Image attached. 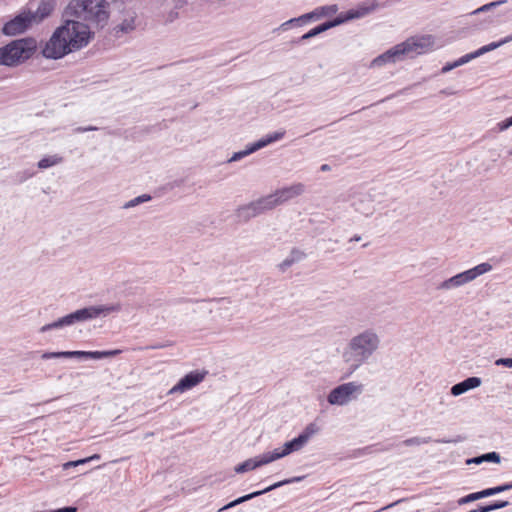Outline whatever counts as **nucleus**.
I'll list each match as a JSON object with an SVG mask.
<instances>
[{"label": "nucleus", "instance_id": "nucleus-26", "mask_svg": "<svg viewBox=\"0 0 512 512\" xmlns=\"http://www.w3.org/2000/svg\"><path fill=\"white\" fill-rule=\"evenodd\" d=\"M260 467L266 464H269L273 461H276L281 457L279 453V449H275L273 452H266L260 456L257 457Z\"/></svg>", "mask_w": 512, "mask_h": 512}, {"label": "nucleus", "instance_id": "nucleus-31", "mask_svg": "<svg viewBox=\"0 0 512 512\" xmlns=\"http://www.w3.org/2000/svg\"><path fill=\"white\" fill-rule=\"evenodd\" d=\"M318 431V427L314 423L308 424L305 429L298 435L303 439L304 444H306L309 439Z\"/></svg>", "mask_w": 512, "mask_h": 512}, {"label": "nucleus", "instance_id": "nucleus-13", "mask_svg": "<svg viewBox=\"0 0 512 512\" xmlns=\"http://www.w3.org/2000/svg\"><path fill=\"white\" fill-rule=\"evenodd\" d=\"M432 40L431 36H423L419 38H410L405 42L399 44L401 48H405L404 57H414L428 51L431 47Z\"/></svg>", "mask_w": 512, "mask_h": 512}, {"label": "nucleus", "instance_id": "nucleus-29", "mask_svg": "<svg viewBox=\"0 0 512 512\" xmlns=\"http://www.w3.org/2000/svg\"><path fill=\"white\" fill-rule=\"evenodd\" d=\"M285 132H275L273 134L267 135L265 138H262L258 141H256V144H261L260 149L283 138Z\"/></svg>", "mask_w": 512, "mask_h": 512}, {"label": "nucleus", "instance_id": "nucleus-28", "mask_svg": "<svg viewBox=\"0 0 512 512\" xmlns=\"http://www.w3.org/2000/svg\"><path fill=\"white\" fill-rule=\"evenodd\" d=\"M506 2H507L506 0H497V1L490 2V3L484 4L481 7L475 9L470 14L471 15H477V14H480V13H486V12H489V11H491V10H493V9L503 5V4H505Z\"/></svg>", "mask_w": 512, "mask_h": 512}, {"label": "nucleus", "instance_id": "nucleus-34", "mask_svg": "<svg viewBox=\"0 0 512 512\" xmlns=\"http://www.w3.org/2000/svg\"><path fill=\"white\" fill-rule=\"evenodd\" d=\"M481 460L483 462H493V463H500L501 457L500 454L497 452H489L481 455Z\"/></svg>", "mask_w": 512, "mask_h": 512}, {"label": "nucleus", "instance_id": "nucleus-51", "mask_svg": "<svg viewBox=\"0 0 512 512\" xmlns=\"http://www.w3.org/2000/svg\"><path fill=\"white\" fill-rule=\"evenodd\" d=\"M85 130H86V132H88V131H96V130H98V127H96V126H87V127H85Z\"/></svg>", "mask_w": 512, "mask_h": 512}, {"label": "nucleus", "instance_id": "nucleus-22", "mask_svg": "<svg viewBox=\"0 0 512 512\" xmlns=\"http://www.w3.org/2000/svg\"><path fill=\"white\" fill-rule=\"evenodd\" d=\"M53 5L50 2L42 1L37 10L35 12H32L33 23L41 22L43 19L48 17L51 12L53 11Z\"/></svg>", "mask_w": 512, "mask_h": 512}, {"label": "nucleus", "instance_id": "nucleus-1", "mask_svg": "<svg viewBox=\"0 0 512 512\" xmlns=\"http://www.w3.org/2000/svg\"><path fill=\"white\" fill-rule=\"evenodd\" d=\"M93 37L90 26L82 21L65 17L63 24L56 28L42 48L47 59H61L64 56L86 47Z\"/></svg>", "mask_w": 512, "mask_h": 512}, {"label": "nucleus", "instance_id": "nucleus-18", "mask_svg": "<svg viewBox=\"0 0 512 512\" xmlns=\"http://www.w3.org/2000/svg\"><path fill=\"white\" fill-rule=\"evenodd\" d=\"M304 477L303 476H297V477H293V478H290V479H285V480H282V481H279V482H276L262 490H258V491H254L252 493H249V494H246L244 496H242L243 498V501L246 502V501H249L251 499H254L258 496H261L265 493H268L274 489H277L279 487H282L284 485H287V484H290V483H294V482H299L303 479Z\"/></svg>", "mask_w": 512, "mask_h": 512}, {"label": "nucleus", "instance_id": "nucleus-38", "mask_svg": "<svg viewBox=\"0 0 512 512\" xmlns=\"http://www.w3.org/2000/svg\"><path fill=\"white\" fill-rule=\"evenodd\" d=\"M293 264V259H290L289 256L284 259L279 265L278 268L281 272H285L289 267H291Z\"/></svg>", "mask_w": 512, "mask_h": 512}, {"label": "nucleus", "instance_id": "nucleus-32", "mask_svg": "<svg viewBox=\"0 0 512 512\" xmlns=\"http://www.w3.org/2000/svg\"><path fill=\"white\" fill-rule=\"evenodd\" d=\"M98 459H100V455L99 454H94V455H92L90 457H87V458L79 459V460H76V461H69V462H66V463L63 464V469L67 470L70 467H76L78 465H82V464L88 463V462L93 461V460H98Z\"/></svg>", "mask_w": 512, "mask_h": 512}, {"label": "nucleus", "instance_id": "nucleus-55", "mask_svg": "<svg viewBox=\"0 0 512 512\" xmlns=\"http://www.w3.org/2000/svg\"><path fill=\"white\" fill-rule=\"evenodd\" d=\"M302 41H303V40H300V37H299V38H297V39L293 40V41H292V43H293V44H300Z\"/></svg>", "mask_w": 512, "mask_h": 512}, {"label": "nucleus", "instance_id": "nucleus-41", "mask_svg": "<svg viewBox=\"0 0 512 512\" xmlns=\"http://www.w3.org/2000/svg\"><path fill=\"white\" fill-rule=\"evenodd\" d=\"M495 365L511 368L512 367V358H499L495 361Z\"/></svg>", "mask_w": 512, "mask_h": 512}, {"label": "nucleus", "instance_id": "nucleus-45", "mask_svg": "<svg viewBox=\"0 0 512 512\" xmlns=\"http://www.w3.org/2000/svg\"><path fill=\"white\" fill-rule=\"evenodd\" d=\"M511 489H512V482L506 483V484H502V485L498 486L499 493L505 492V491H508V490H511Z\"/></svg>", "mask_w": 512, "mask_h": 512}, {"label": "nucleus", "instance_id": "nucleus-10", "mask_svg": "<svg viewBox=\"0 0 512 512\" xmlns=\"http://www.w3.org/2000/svg\"><path fill=\"white\" fill-rule=\"evenodd\" d=\"M32 12L24 10L14 18L7 21L2 27V33L6 36H16L26 32L33 24Z\"/></svg>", "mask_w": 512, "mask_h": 512}, {"label": "nucleus", "instance_id": "nucleus-46", "mask_svg": "<svg viewBox=\"0 0 512 512\" xmlns=\"http://www.w3.org/2000/svg\"><path fill=\"white\" fill-rule=\"evenodd\" d=\"M481 463H482L481 455L466 460V464H468V465L469 464H481Z\"/></svg>", "mask_w": 512, "mask_h": 512}, {"label": "nucleus", "instance_id": "nucleus-14", "mask_svg": "<svg viewBox=\"0 0 512 512\" xmlns=\"http://www.w3.org/2000/svg\"><path fill=\"white\" fill-rule=\"evenodd\" d=\"M207 373L208 372L205 370H203V371L195 370V371L189 372L184 377H182L175 386H173L169 390V394H174V393H178V392L183 393V392L195 387L196 385H198L205 379Z\"/></svg>", "mask_w": 512, "mask_h": 512}, {"label": "nucleus", "instance_id": "nucleus-12", "mask_svg": "<svg viewBox=\"0 0 512 512\" xmlns=\"http://www.w3.org/2000/svg\"><path fill=\"white\" fill-rule=\"evenodd\" d=\"M305 191V185L302 183H295L289 187L278 189L273 194H269V199L272 202L273 208L281 205L290 199L300 196Z\"/></svg>", "mask_w": 512, "mask_h": 512}, {"label": "nucleus", "instance_id": "nucleus-57", "mask_svg": "<svg viewBox=\"0 0 512 512\" xmlns=\"http://www.w3.org/2000/svg\"><path fill=\"white\" fill-rule=\"evenodd\" d=\"M153 435H154V433H153V432H148V433L145 435V438L151 437V436H153Z\"/></svg>", "mask_w": 512, "mask_h": 512}, {"label": "nucleus", "instance_id": "nucleus-44", "mask_svg": "<svg viewBox=\"0 0 512 512\" xmlns=\"http://www.w3.org/2000/svg\"><path fill=\"white\" fill-rule=\"evenodd\" d=\"M488 52H490L488 50V47L486 45H484L481 48H479L478 50L474 51V54H475V56L477 58V57H479V56H481V55H483L485 53H488Z\"/></svg>", "mask_w": 512, "mask_h": 512}, {"label": "nucleus", "instance_id": "nucleus-54", "mask_svg": "<svg viewBox=\"0 0 512 512\" xmlns=\"http://www.w3.org/2000/svg\"><path fill=\"white\" fill-rule=\"evenodd\" d=\"M435 441L438 442V443H451V442H453L452 440H444V439L443 440H439L438 439V440H435Z\"/></svg>", "mask_w": 512, "mask_h": 512}, {"label": "nucleus", "instance_id": "nucleus-6", "mask_svg": "<svg viewBox=\"0 0 512 512\" xmlns=\"http://www.w3.org/2000/svg\"><path fill=\"white\" fill-rule=\"evenodd\" d=\"M363 390L364 385L361 383L354 381L343 383L329 392L327 401L330 405L344 406L356 400Z\"/></svg>", "mask_w": 512, "mask_h": 512}, {"label": "nucleus", "instance_id": "nucleus-53", "mask_svg": "<svg viewBox=\"0 0 512 512\" xmlns=\"http://www.w3.org/2000/svg\"><path fill=\"white\" fill-rule=\"evenodd\" d=\"M361 237L359 235L353 236L350 241H360Z\"/></svg>", "mask_w": 512, "mask_h": 512}, {"label": "nucleus", "instance_id": "nucleus-16", "mask_svg": "<svg viewBox=\"0 0 512 512\" xmlns=\"http://www.w3.org/2000/svg\"><path fill=\"white\" fill-rule=\"evenodd\" d=\"M336 11H337L336 5L323 6V7L317 8L316 10H314L310 13L304 14V15L300 16L299 18L290 19L283 25H288V24H291L294 22L305 23L313 18H319L321 16L330 15V14L335 13Z\"/></svg>", "mask_w": 512, "mask_h": 512}, {"label": "nucleus", "instance_id": "nucleus-37", "mask_svg": "<svg viewBox=\"0 0 512 512\" xmlns=\"http://www.w3.org/2000/svg\"><path fill=\"white\" fill-rule=\"evenodd\" d=\"M511 126H512V116L501 121V122H498L495 127V130L498 132H503V131L507 130L508 128H510Z\"/></svg>", "mask_w": 512, "mask_h": 512}, {"label": "nucleus", "instance_id": "nucleus-48", "mask_svg": "<svg viewBox=\"0 0 512 512\" xmlns=\"http://www.w3.org/2000/svg\"><path fill=\"white\" fill-rule=\"evenodd\" d=\"M494 22V19L491 16H488L481 24H492Z\"/></svg>", "mask_w": 512, "mask_h": 512}, {"label": "nucleus", "instance_id": "nucleus-4", "mask_svg": "<svg viewBox=\"0 0 512 512\" xmlns=\"http://www.w3.org/2000/svg\"><path fill=\"white\" fill-rule=\"evenodd\" d=\"M37 41L33 37L12 40L0 48V65L17 67L35 54Z\"/></svg>", "mask_w": 512, "mask_h": 512}, {"label": "nucleus", "instance_id": "nucleus-35", "mask_svg": "<svg viewBox=\"0 0 512 512\" xmlns=\"http://www.w3.org/2000/svg\"><path fill=\"white\" fill-rule=\"evenodd\" d=\"M508 505H509L508 501H496V502L491 503L489 505H485L484 509H486L485 510L486 512H490V511H494V510H497V509H501V508L507 507Z\"/></svg>", "mask_w": 512, "mask_h": 512}, {"label": "nucleus", "instance_id": "nucleus-42", "mask_svg": "<svg viewBox=\"0 0 512 512\" xmlns=\"http://www.w3.org/2000/svg\"><path fill=\"white\" fill-rule=\"evenodd\" d=\"M486 46L488 47L489 51H492V50H495V49L503 46V43H502V40H499L497 42H491V43L487 44Z\"/></svg>", "mask_w": 512, "mask_h": 512}, {"label": "nucleus", "instance_id": "nucleus-52", "mask_svg": "<svg viewBox=\"0 0 512 512\" xmlns=\"http://www.w3.org/2000/svg\"><path fill=\"white\" fill-rule=\"evenodd\" d=\"M74 131H75L76 133H83V132H86L85 127H77Z\"/></svg>", "mask_w": 512, "mask_h": 512}, {"label": "nucleus", "instance_id": "nucleus-17", "mask_svg": "<svg viewBox=\"0 0 512 512\" xmlns=\"http://www.w3.org/2000/svg\"><path fill=\"white\" fill-rule=\"evenodd\" d=\"M481 383L482 381L479 377H468L465 380L453 385L451 387L450 393L453 396H460L471 389L479 387Z\"/></svg>", "mask_w": 512, "mask_h": 512}, {"label": "nucleus", "instance_id": "nucleus-36", "mask_svg": "<svg viewBox=\"0 0 512 512\" xmlns=\"http://www.w3.org/2000/svg\"><path fill=\"white\" fill-rule=\"evenodd\" d=\"M305 257H306V254L297 248H293L289 255V258L293 259L294 263H297V262L303 260Z\"/></svg>", "mask_w": 512, "mask_h": 512}, {"label": "nucleus", "instance_id": "nucleus-24", "mask_svg": "<svg viewBox=\"0 0 512 512\" xmlns=\"http://www.w3.org/2000/svg\"><path fill=\"white\" fill-rule=\"evenodd\" d=\"M259 467H260V465L258 462V458L254 457V458H249V459L245 460L244 462L238 464L237 466H235L234 470L236 473L241 474V473H245L248 471H252Z\"/></svg>", "mask_w": 512, "mask_h": 512}, {"label": "nucleus", "instance_id": "nucleus-58", "mask_svg": "<svg viewBox=\"0 0 512 512\" xmlns=\"http://www.w3.org/2000/svg\"><path fill=\"white\" fill-rule=\"evenodd\" d=\"M161 346H152L151 348L153 349H156V348H160Z\"/></svg>", "mask_w": 512, "mask_h": 512}, {"label": "nucleus", "instance_id": "nucleus-11", "mask_svg": "<svg viewBox=\"0 0 512 512\" xmlns=\"http://www.w3.org/2000/svg\"><path fill=\"white\" fill-rule=\"evenodd\" d=\"M366 13H368V10L367 9H363V10H350L347 12V14L345 15V17H341V16H338L336 18H334L333 20H330V21H326L314 28H312L310 31H308L307 33H305L304 35H302L300 37V40H308V39H311L327 30H329L330 28H333L335 26H338L342 23H344L346 20H351V19H354V18H359V17H362L364 16Z\"/></svg>", "mask_w": 512, "mask_h": 512}, {"label": "nucleus", "instance_id": "nucleus-39", "mask_svg": "<svg viewBox=\"0 0 512 512\" xmlns=\"http://www.w3.org/2000/svg\"><path fill=\"white\" fill-rule=\"evenodd\" d=\"M241 503H244L242 496L237 498V499H235V500H233V501H231V502H229L228 504H226L225 506L220 508L219 512L228 510L230 508H233V507H235V506H237V505H239Z\"/></svg>", "mask_w": 512, "mask_h": 512}, {"label": "nucleus", "instance_id": "nucleus-15", "mask_svg": "<svg viewBox=\"0 0 512 512\" xmlns=\"http://www.w3.org/2000/svg\"><path fill=\"white\" fill-rule=\"evenodd\" d=\"M399 44L395 45L391 49L387 50L383 54L374 58L370 64V67H381L387 63H396L403 60L405 48H400Z\"/></svg>", "mask_w": 512, "mask_h": 512}, {"label": "nucleus", "instance_id": "nucleus-56", "mask_svg": "<svg viewBox=\"0 0 512 512\" xmlns=\"http://www.w3.org/2000/svg\"><path fill=\"white\" fill-rule=\"evenodd\" d=\"M441 93H444V94H446V95H452V94H454V92H452V91H447V90H442V91H441Z\"/></svg>", "mask_w": 512, "mask_h": 512}, {"label": "nucleus", "instance_id": "nucleus-7", "mask_svg": "<svg viewBox=\"0 0 512 512\" xmlns=\"http://www.w3.org/2000/svg\"><path fill=\"white\" fill-rule=\"evenodd\" d=\"M122 352L120 349L107 350V351H58V352H44L41 355L43 360L55 358H77V359H103L119 355Z\"/></svg>", "mask_w": 512, "mask_h": 512}, {"label": "nucleus", "instance_id": "nucleus-30", "mask_svg": "<svg viewBox=\"0 0 512 512\" xmlns=\"http://www.w3.org/2000/svg\"><path fill=\"white\" fill-rule=\"evenodd\" d=\"M151 196L149 194H142L140 196H137L129 201H127L124 205H123V208L124 209H130V208H133V207H136L142 203H145V202H148L151 200Z\"/></svg>", "mask_w": 512, "mask_h": 512}, {"label": "nucleus", "instance_id": "nucleus-33", "mask_svg": "<svg viewBox=\"0 0 512 512\" xmlns=\"http://www.w3.org/2000/svg\"><path fill=\"white\" fill-rule=\"evenodd\" d=\"M431 441V437H412L404 440L402 444L405 446H418L421 444L429 443Z\"/></svg>", "mask_w": 512, "mask_h": 512}, {"label": "nucleus", "instance_id": "nucleus-25", "mask_svg": "<svg viewBox=\"0 0 512 512\" xmlns=\"http://www.w3.org/2000/svg\"><path fill=\"white\" fill-rule=\"evenodd\" d=\"M261 144L252 143L245 150L235 152L232 157L228 160V162H235L241 160L242 158L258 151L260 149Z\"/></svg>", "mask_w": 512, "mask_h": 512}, {"label": "nucleus", "instance_id": "nucleus-47", "mask_svg": "<svg viewBox=\"0 0 512 512\" xmlns=\"http://www.w3.org/2000/svg\"><path fill=\"white\" fill-rule=\"evenodd\" d=\"M501 40H502L503 45H505V44H507V43L511 42V41H512V33H511L510 35H508V36H506V37L502 38Z\"/></svg>", "mask_w": 512, "mask_h": 512}, {"label": "nucleus", "instance_id": "nucleus-19", "mask_svg": "<svg viewBox=\"0 0 512 512\" xmlns=\"http://www.w3.org/2000/svg\"><path fill=\"white\" fill-rule=\"evenodd\" d=\"M353 206L357 212H359L365 216H370L375 211L372 197L370 195H366V194L361 195L359 198L354 200Z\"/></svg>", "mask_w": 512, "mask_h": 512}, {"label": "nucleus", "instance_id": "nucleus-8", "mask_svg": "<svg viewBox=\"0 0 512 512\" xmlns=\"http://www.w3.org/2000/svg\"><path fill=\"white\" fill-rule=\"evenodd\" d=\"M272 209H274L272 202L267 195L238 207L235 211V216L239 222H248L250 219Z\"/></svg>", "mask_w": 512, "mask_h": 512}, {"label": "nucleus", "instance_id": "nucleus-23", "mask_svg": "<svg viewBox=\"0 0 512 512\" xmlns=\"http://www.w3.org/2000/svg\"><path fill=\"white\" fill-rule=\"evenodd\" d=\"M304 446L305 444L303 442V439L297 436L294 439L287 441L283 446V450L279 451V453L283 458L293 452L301 450Z\"/></svg>", "mask_w": 512, "mask_h": 512}, {"label": "nucleus", "instance_id": "nucleus-43", "mask_svg": "<svg viewBox=\"0 0 512 512\" xmlns=\"http://www.w3.org/2000/svg\"><path fill=\"white\" fill-rule=\"evenodd\" d=\"M458 67V64H457V61L453 62V63H448L446 64L443 68H442V72L443 73H446L454 68Z\"/></svg>", "mask_w": 512, "mask_h": 512}, {"label": "nucleus", "instance_id": "nucleus-40", "mask_svg": "<svg viewBox=\"0 0 512 512\" xmlns=\"http://www.w3.org/2000/svg\"><path fill=\"white\" fill-rule=\"evenodd\" d=\"M475 58H476V56H475L474 52H472V53H468V54L460 57L456 61H457L458 66H461V65H463V64H465V63H467L470 60L475 59Z\"/></svg>", "mask_w": 512, "mask_h": 512}, {"label": "nucleus", "instance_id": "nucleus-9", "mask_svg": "<svg viewBox=\"0 0 512 512\" xmlns=\"http://www.w3.org/2000/svg\"><path fill=\"white\" fill-rule=\"evenodd\" d=\"M207 302L210 304L208 311L210 314H214V318L230 321L233 317L231 311L232 300L229 297L213 298L208 300H193V299H181L180 302L194 303V302Z\"/></svg>", "mask_w": 512, "mask_h": 512}, {"label": "nucleus", "instance_id": "nucleus-49", "mask_svg": "<svg viewBox=\"0 0 512 512\" xmlns=\"http://www.w3.org/2000/svg\"><path fill=\"white\" fill-rule=\"evenodd\" d=\"M486 509H484V506H478L476 509H473L469 512H486Z\"/></svg>", "mask_w": 512, "mask_h": 512}, {"label": "nucleus", "instance_id": "nucleus-27", "mask_svg": "<svg viewBox=\"0 0 512 512\" xmlns=\"http://www.w3.org/2000/svg\"><path fill=\"white\" fill-rule=\"evenodd\" d=\"M62 160H63V158L58 155L47 156V157L42 158L38 162V167L40 169H46V168H49V167H52L54 165L61 163Z\"/></svg>", "mask_w": 512, "mask_h": 512}, {"label": "nucleus", "instance_id": "nucleus-50", "mask_svg": "<svg viewBox=\"0 0 512 512\" xmlns=\"http://www.w3.org/2000/svg\"><path fill=\"white\" fill-rule=\"evenodd\" d=\"M331 168L328 164H323L321 165L320 167V170L323 171V172H326V171H329Z\"/></svg>", "mask_w": 512, "mask_h": 512}, {"label": "nucleus", "instance_id": "nucleus-2", "mask_svg": "<svg viewBox=\"0 0 512 512\" xmlns=\"http://www.w3.org/2000/svg\"><path fill=\"white\" fill-rule=\"evenodd\" d=\"M381 338L373 328H366L352 336L342 352V359L351 372L357 370L378 352Z\"/></svg>", "mask_w": 512, "mask_h": 512}, {"label": "nucleus", "instance_id": "nucleus-3", "mask_svg": "<svg viewBox=\"0 0 512 512\" xmlns=\"http://www.w3.org/2000/svg\"><path fill=\"white\" fill-rule=\"evenodd\" d=\"M121 309L122 306L120 303L84 307L63 316L52 323L42 326L40 328V332L45 333L52 329H61L64 327L72 326L76 323L86 322L100 317H106L112 313L120 312Z\"/></svg>", "mask_w": 512, "mask_h": 512}, {"label": "nucleus", "instance_id": "nucleus-21", "mask_svg": "<svg viewBox=\"0 0 512 512\" xmlns=\"http://www.w3.org/2000/svg\"><path fill=\"white\" fill-rule=\"evenodd\" d=\"M498 493H499L498 486L487 488L482 491L474 492V493L468 494V495L460 498L458 500V504L464 505V504H467V503H470V502H473V501H476V500H479V499H482V498H485L488 496H492V495H495Z\"/></svg>", "mask_w": 512, "mask_h": 512}, {"label": "nucleus", "instance_id": "nucleus-20", "mask_svg": "<svg viewBox=\"0 0 512 512\" xmlns=\"http://www.w3.org/2000/svg\"><path fill=\"white\" fill-rule=\"evenodd\" d=\"M136 13H129L120 24L114 27V35L120 37L122 34H127L135 30L136 28Z\"/></svg>", "mask_w": 512, "mask_h": 512}, {"label": "nucleus", "instance_id": "nucleus-5", "mask_svg": "<svg viewBox=\"0 0 512 512\" xmlns=\"http://www.w3.org/2000/svg\"><path fill=\"white\" fill-rule=\"evenodd\" d=\"M492 270V265L489 263H481L471 269L458 273L441 283H439L436 287L437 290H451L455 288H459L469 282H472L477 277L489 272Z\"/></svg>", "mask_w": 512, "mask_h": 512}]
</instances>
